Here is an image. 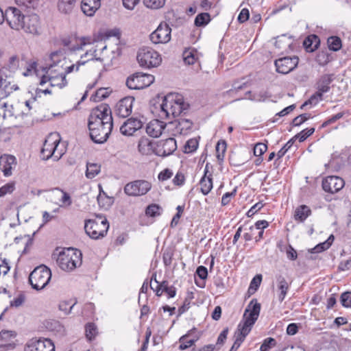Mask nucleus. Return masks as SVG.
Returning a JSON list of instances; mask_svg holds the SVG:
<instances>
[{"instance_id":"f257e3e1","label":"nucleus","mask_w":351,"mask_h":351,"mask_svg":"<svg viewBox=\"0 0 351 351\" xmlns=\"http://www.w3.org/2000/svg\"><path fill=\"white\" fill-rule=\"evenodd\" d=\"M92 141L98 144L107 141L113 128L111 109L108 105L102 104L93 109L88 123Z\"/></svg>"},{"instance_id":"f03ea898","label":"nucleus","mask_w":351,"mask_h":351,"mask_svg":"<svg viewBox=\"0 0 351 351\" xmlns=\"http://www.w3.org/2000/svg\"><path fill=\"white\" fill-rule=\"evenodd\" d=\"M260 311L261 304L256 299L252 300L245 310L243 321L238 325L234 334L235 341L229 351H237L240 347L257 320Z\"/></svg>"},{"instance_id":"7ed1b4c3","label":"nucleus","mask_w":351,"mask_h":351,"mask_svg":"<svg viewBox=\"0 0 351 351\" xmlns=\"http://www.w3.org/2000/svg\"><path fill=\"white\" fill-rule=\"evenodd\" d=\"M189 104L184 101L183 97L178 93H169L164 97L160 105L162 117H176L187 110Z\"/></svg>"},{"instance_id":"20e7f679","label":"nucleus","mask_w":351,"mask_h":351,"mask_svg":"<svg viewBox=\"0 0 351 351\" xmlns=\"http://www.w3.org/2000/svg\"><path fill=\"white\" fill-rule=\"evenodd\" d=\"M81 256L80 251L73 248H66L59 252L56 262L61 269L70 271L81 265Z\"/></svg>"},{"instance_id":"39448f33","label":"nucleus","mask_w":351,"mask_h":351,"mask_svg":"<svg viewBox=\"0 0 351 351\" xmlns=\"http://www.w3.org/2000/svg\"><path fill=\"white\" fill-rule=\"evenodd\" d=\"M51 278V270L44 265L36 267L29 274V282L36 290L44 289Z\"/></svg>"},{"instance_id":"423d86ee","label":"nucleus","mask_w":351,"mask_h":351,"mask_svg":"<svg viewBox=\"0 0 351 351\" xmlns=\"http://www.w3.org/2000/svg\"><path fill=\"white\" fill-rule=\"evenodd\" d=\"M136 58L140 66L145 69L157 67L162 61L160 55L149 47L140 49Z\"/></svg>"},{"instance_id":"0eeeda50","label":"nucleus","mask_w":351,"mask_h":351,"mask_svg":"<svg viewBox=\"0 0 351 351\" xmlns=\"http://www.w3.org/2000/svg\"><path fill=\"white\" fill-rule=\"evenodd\" d=\"M108 228L109 223L106 219L100 221L94 219H88L85 221V232L93 239L103 238L107 234Z\"/></svg>"},{"instance_id":"6e6552de","label":"nucleus","mask_w":351,"mask_h":351,"mask_svg":"<svg viewBox=\"0 0 351 351\" xmlns=\"http://www.w3.org/2000/svg\"><path fill=\"white\" fill-rule=\"evenodd\" d=\"M154 82V75L138 72L128 77L126 85L130 89L140 90L148 87Z\"/></svg>"},{"instance_id":"1a4fd4ad","label":"nucleus","mask_w":351,"mask_h":351,"mask_svg":"<svg viewBox=\"0 0 351 351\" xmlns=\"http://www.w3.org/2000/svg\"><path fill=\"white\" fill-rule=\"evenodd\" d=\"M152 189V184L145 180H137L128 183L124 192L129 196H141L147 193Z\"/></svg>"},{"instance_id":"9d476101","label":"nucleus","mask_w":351,"mask_h":351,"mask_svg":"<svg viewBox=\"0 0 351 351\" xmlns=\"http://www.w3.org/2000/svg\"><path fill=\"white\" fill-rule=\"evenodd\" d=\"M59 144V140L56 139L51 141V136L48 137L41 149L40 157L43 160H47L52 158L54 161H58L60 159L62 154L61 153L56 154V150Z\"/></svg>"},{"instance_id":"9b49d317","label":"nucleus","mask_w":351,"mask_h":351,"mask_svg":"<svg viewBox=\"0 0 351 351\" xmlns=\"http://www.w3.org/2000/svg\"><path fill=\"white\" fill-rule=\"evenodd\" d=\"M25 14L22 12L14 7H9L5 10V21L8 25L12 29L20 31L22 21L24 20Z\"/></svg>"},{"instance_id":"f8f14e48","label":"nucleus","mask_w":351,"mask_h":351,"mask_svg":"<svg viewBox=\"0 0 351 351\" xmlns=\"http://www.w3.org/2000/svg\"><path fill=\"white\" fill-rule=\"evenodd\" d=\"M171 29L167 23H161L149 37L154 44H165L171 40Z\"/></svg>"},{"instance_id":"ddd939ff","label":"nucleus","mask_w":351,"mask_h":351,"mask_svg":"<svg viewBox=\"0 0 351 351\" xmlns=\"http://www.w3.org/2000/svg\"><path fill=\"white\" fill-rule=\"evenodd\" d=\"M25 351H55V346L49 339H32L27 343Z\"/></svg>"},{"instance_id":"4468645a","label":"nucleus","mask_w":351,"mask_h":351,"mask_svg":"<svg viewBox=\"0 0 351 351\" xmlns=\"http://www.w3.org/2000/svg\"><path fill=\"white\" fill-rule=\"evenodd\" d=\"M176 149L177 144L175 138H168L158 142L154 152L156 155L165 157L172 154Z\"/></svg>"},{"instance_id":"2eb2a0df","label":"nucleus","mask_w":351,"mask_h":351,"mask_svg":"<svg viewBox=\"0 0 351 351\" xmlns=\"http://www.w3.org/2000/svg\"><path fill=\"white\" fill-rule=\"evenodd\" d=\"M21 30L27 34H36L40 27V17L36 14L25 15Z\"/></svg>"},{"instance_id":"dca6fc26","label":"nucleus","mask_w":351,"mask_h":351,"mask_svg":"<svg viewBox=\"0 0 351 351\" xmlns=\"http://www.w3.org/2000/svg\"><path fill=\"white\" fill-rule=\"evenodd\" d=\"M134 97L128 96L125 97L117 104L114 109V113L119 117H128L132 113Z\"/></svg>"},{"instance_id":"f3484780","label":"nucleus","mask_w":351,"mask_h":351,"mask_svg":"<svg viewBox=\"0 0 351 351\" xmlns=\"http://www.w3.org/2000/svg\"><path fill=\"white\" fill-rule=\"evenodd\" d=\"M344 180L338 176H328L322 181L323 189L330 193H335L344 186Z\"/></svg>"},{"instance_id":"a211bd4d","label":"nucleus","mask_w":351,"mask_h":351,"mask_svg":"<svg viewBox=\"0 0 351 351\" xmlns=\"http://www.w3.org/2000/svg\"><path fill=\"white\" fill-rule=\"evenodd\" d=\"M297 57H285L275 61L276 71L282 74L291 72L298 64Z\"/></svg>"},{"instance_id":"6ab92c4d","label":"nucleus","mask_w":351,"mask_h":351,"mask_svg":"<svg viewBox=\"0 0 351 351\" xmlns=\"http://www.w3.org/2000/svg\"><path fill=\"white\" fill-rule=\"evenodd\" d=\"M143 125V122L137 119L131 117L123 122L120 127V132L127 136H132L134 132L140 130Z\"/></svg>"},{"instance_id":"aec40b11","label":"nucleus","mask_w":351,"mask_h":351,"mask_svg":"<svg viewBox=\"0 0 351 351\" xmlns=\"http://www.w3.org/2000/svg\"><path fill=\"white\" fill-rule=\"evenodd\" d=\"M58 53L57 52L52 53L51 55V59L54 62L53 64L49 65L47 68L45 75H62L64 73V64L66 62L65 59L59 60L58 59Z\"/></svg>"},{"instance_id":"412c9836","label":"nucleus","mask_w":351,"mask_h":351,"mask_svg":"<svg viewBox=\"0 0 351 351\" xmlns=\"http://www.w3.org/2000/svg\"><path fill=\"white\" fill-rule=\"evenodd\" d=\"M97 49H90L89 51H86L83 56H82L81 58H84V57H88V58L86 60H79L75 64H71L70 66H67L64 68V76L69 73H71L73 71H77L79 70V68L81 65H84L87 61L91 60H96L102 61V59L100 58L97 57Z\"/></svg>"},{"instance_id":"4be33fe9","label":"nucleus","mask_w":351,"mask_h":351,"mask_svg":"<svg viewBox=\"0 0 351 351\" xmlns=\"http://www.w3.org/2000/svg\"><path fill=\"white\" fill-rule=\"evenodd\" d=\"M16 165V158L10 154H3L0 156V169L4 176L9 177L12 174V169Z\"/></svg>"},{"instance_id":"5701e85b","label":"nucleus","mask_w":351,"mask_h":351,"mask_svg":"<svg viewBox=\"0 0 351 351\" xmlns=\"http://www.w3.org/2000/svg\"><path fill=\"white\" fill-rule=\"evenodd\" d=\"M16 333L12 330H2L0 332V349L3 350H12L15 347Z\"/></svg>"},{"instance_id":"b1692460","label":"nucleus","mask_w":351,"mask_h":351,"mask_svg":"<svg viewBox=\"0 0 351 351\" xmlns=\"http://www.w3.org/2000/svg\"><path fill=\"white\" fill-rule=\"evenodd\" d=\"M10 76V74L8 75L6 72H5V69H0V89L3 90L6 95L19 89L16 84H12L8 80Z\"/></svg>"},{"instance_id":"393cba45","label":"nucleus","mask_w":351,"mask_h":351,"mask_svg":"<svg viewBox=\"0 0 351 351\" xmlns=\"http://www.w3.org/2000/svg\"><path fill=\"white\" fill-rule=\"evenodd\" d=\"M166 124L158 119L151 121L146 127V132L150 136L157 138L162 134Z\"/></svg>"},{"instance_id":"a878e982","label":"nucleus","mask_w":351,"mask_h":351,"mask_svg":"<svg viewBox=\"0 0 351 351\" xmlns=\"http://www.w3.org/2000/svg\"><path fill=\"white\" fill-rule=\"evenodd\" d=\"M49 82L51 86H58L62 88L67 85V81L64 75H43L40 80V84Z\"/></svg>"},{"instance_id":"bb28decb","label":"nucleus","mask_w":351,"mask_h":351,"mask_svg":"<svg viewBox=\"0 0 351 351\" xmlns=\"http://www.w3.org/2000/svg\"><path fill=\"white\" fill-rule=\"evenodd\" d=\"M101 6V0H82L81 9L84 14L88 16L94 15Z\"/></svg>"},{"instance_id":"cd10ccee","label":"nucleus","mask_w":351,"mask_h":351,"mask_svg":"<svg viewBox=\"0 0 351 351\" xmlns=\"http://www.w3.org/2000/svg\"><path fill=\"white\" fill-rule=\"evenodd\" d=\"M78 1L79 0H58L57 3L58 10L62 14L69 15L73 12Z\"/></svg>"},{"instance_id":"c85d7f7f","label":"nucleus","mask_w":351,"mask_h":351,"mask_svg":"<svg viewBox=\"0 0 351 351\" xmlns=\"http://www.w3.org/2000/svg\"><path fill=\"white\" fill-rule=\"evenodd\" d=\"M208 172V163L205 166L204 175L201 178L199 184L201 186L200 190L204 195H208L213 189V179L211 176H207Z\"/></svg>"},{"instance_id":"c756f323","label":"nucleus","mask_w":351,"mask_h":351,"mask_svg":"<svg viewBox=\"0 0 351 351\" xmlns=\"http://www.w3.org/2000/svg\"><path fill=\"white\" fill-rule=\"evenodd\" d=\"M277 280V287L278 291H280V294L278 295V299L280 302H282L287 293V291L289 288V284L286 280L285 278L281 275H279L276 278Z\"/></svg>"},{"instance_id":"7c9ffc66","label":"nucleus","mask_w":351,"mask_h":351,"mask_svg":"<svg viewBox=\"0 0 351 351\" xmlns=\"http://www.w3.org/2000/svg\"><path fill=\"white\" fill-rule=\"evenodd\" d=\"M311 210L308 206L306 205H301L295 210L294 219L300 222H304L306 219L311 215Z\"/></svg>"},{"instance_id":"2f4dec72","label":"nucleus","mask_w":351,"mask_h":351,"mask_svg":"<svg viewBox=\"0 0 351 351\" xmlns=\"http://www.w3.org/2000/svg\"><path fill=\"white\" fill-rule=\"evenodd\" d=\"M139 152L143 155H148L152 153V145L150 140L146 137L140 138L138 144Z\"/></svg>"},{"instance_id":"473e14b6","label":"nucleus","mask_w":351,"mask_h":351,"mask_svg":"<svg viewBox=\"0 0 351 351\" xmlns=\"http://www.w3.org/2000/svg\"><path fill=\"white\" fill-rule=\"evenodd\" d=\"M101 171V166L97 163L88 162L86 165V176L88 179L95 178Z\"/></svg>"},{"instance_id":"72a5a7b5","label":"nucleus","mask_w":351,"mask_h":351,"mask_svg":"<svg viewBox=\"0 0 351 351\" xmlns=\"http://www.w3.org/2000/svg\"><path fill=\"white\" fill-rule=\"evenodd\" d=\"M183 57L186 64H193L197 60V52L193 49H189L184 51Z\"/></svg>"},{"instance_id":"f704fd0d","label":"nucleus","mask_w":351,"mask_h":351,"mask_svg":"<svg viewBox=\"0 0 351 351\" xmlns=\"http://www.w3.org/2000/svg\"><path fill=\"white\" fill-rule=\"evenodd\" d=\"M192 125L193 122L190 119L180 118L178 119L177 129L180 131L181 134H186L191 129Z\"/></svg>"},{"instance_id":"c9c22d12","label":"nucleus","mask_w":351,"mask_h":351,"mask_svg":"<svg viewBox=\"0 0 351 351\" xmlns=\"http://www.w3.org/2000/svg\"><path fill=\"white\" fill-rule=\"evenodd\" d=\"M191 331L192 330H189L186 335H182L180 338L179 341H180V344L179 346V349L180 350H184L190 348L197 340V339L187 340V337L190 335Z\"/></svg>"},{"instance_id":"e433bc0d","label":"nucleus","mask_w":351,"mask_h":351,"mask_svg":"<svg viewBox=\"0 0 351 351\" xmlns=\"http://www.w3.org/2000/svg\"><path fill=\"white\" fill-rule=\"evenodd\" d=\"M19 67V59L16 56H12L10 58L8 63L6 66L3 67L5 69V72L8 71L10 74L15 73Z\"/></svg>"},{"instance_id":"4c0bfd02","label":"nucleus","mask_w":351,"mask_h":351,"mask_svg":"<svg viewBox=\"0 0 351 351\" xmlns=\"http://www.w3.org/2000/svg\"><path fill=\"white\" fill-rule=\"evenodd\" d=\"M330 82L331 79L330 78L329 76H323L318 83L317 92H320L322 95L323 93L328 92L330 89L329 84H330Z\"/></svg>"},{"instance_id":"58836bf2","label":"nucleus","mask_w":351,"mask_h":351,"mask_svg":"<svg viewBox=\"0 0 351 351\" xmlns=\"http://www.w3.org/2000/svg\"><path fill=\"white\" fill-rule=\"evenodd\" d=\"M210 21V16L208 13L204 12L197 15L195 19V25L197 27L205 26Z\"/></svg>"},{"instance_id":"ea45409f","label":"nucleus","mask_w":351,"mask_h":351,"mask_svg":"<svg viewBox=\"0 0 351 351\" xmlns=\"http://www.w3.org/2000/svg\"><path fill=\"white\" fill-rule=\"evenodd\" d=\"M327 43L330 50L337 51L341 47V40L337 36H331L328 38Z\"/></svg>"},{"instance_id":"a19ab883","label":"nucleus","mask_w":351,"mask_h":351,"mask_svg":"<svg viewBox=\"0 0 351 351\" xmlns=\"http://www.w3.org/2000/svg\"><path fill=\"white\" fill-rule=\"evenodd\" d=\"M110 92L108 88H101L96 91L95 95L92 96V98L94 101L98 102L108 97Z\"/></svg>"},{"instance_id":"79ce46f5","label":"nucleus","mask_w":351,"mask_h":351,"mask_svg":"<svg viewBox=\"0 0 351 351\" xmlns=\"http://www.w3.org/2000/svg\"><path fill=\"white\" fill-rule=\"evenodd\" d=\"M94 41L95 40L90 37H82L80 38L77 44L71 46L70 49L72 51L80 50L84 46L92 44Z\"/></svg>"},{"instance_id":"37998d69","label":"nucleus","mask_w":351,"mask_h":351,"mask_svg":"<svg viewBox=\"0 0 351 351\" xmlns=\"http://www.w3.org/2000/svg\"><path fill=\"white\" fill-rule=\"evenodd\" d=\"M156 286L154 287L153 284H150V287L155 292L156 295L160 296L163 292H165L167 289L169 287L168 285V282L162 281L161 283H159L158 281H156Z\"/></svg>"},{"instance_id":"c03bdc74","label":"nucleus","mask_w":351,"mask_h":351,"mask_svg":"<svg viewBox=\"0 0 351 351\" xmlns=\"http://www.w3.org/2000/svg\"><path fill=\"white\" fill-rule=\"evenodd\" d=\"M86 336L90 341L93 339L97 334V329L95 324L88 323L85 326Z\"/></svg>"},{"instance_id":"a18cd8bd","label":"nucleus","mask_w":351,"mask_h":351,"mask_svg":"<svg viewBox=\"0 0 351 351\" xmlns=\"http://www.w3.org/2000/svg\"><path fill=\"white\" fill-rule=\"evenodd\" d=\"M322 99V95L320 92H316L315 94L311 96V97L306 101L301 106V108L303 109L305 106L310 105V106H315L316 105L319 101Z\"/></svg>"},{"instance_id":"49530a36","label":"nucleus","mask_w":351,"mask_h":351,"mask_svg":"<svg viewBox=\"0 0 351 351\" xmlns=\"http://www.w3.org/2000/svg\"><path fill=\"white\" fill-rule=\"evenodd\" d=\"M166 0H144L143 3L147 8L159 9L165 4Z\"/></svg>"},{"instance_id":"de8ad7c7","label":"nucleus","mask_w":351,"mask_h":351,"mask_svg":"<svg viewBox=\"0 0 351 351\" xmlns=\"http://www.w3.org/2000/svg\"><path fill=\"white\" fill-rule=\"evenodd\" d=\"M315 132V128H306L305 130H303L300 133L296 134L294 138V141L295 139H298L300 142H303L304 140H306L308 136H310L311 134H313Z\"/></svg>"},{"instance_id":"09e8293b","label":"nucleus","mask_w":351,"mask_h":351,"mask_svg":"<svg viewBox=\"0 0 351 351\" xmlns=\"http://www.w3.org/2000/svg\"><path fill=\"white\" fill-rule=\"evenodd\" d=\"M262 280V276L261 274L256 275L254 278L252 280L248 292L251 293H254L258 287L261 285Z\"/></svg>"},{"instance_id":"8fccbe9b","label":"nucleus","mask_w":351,"mask_h":351,"mask_svg":"<svg viewBox=\"0 0 351 351\" xmlns=\"http://www.w3.org/2000/svg\"><path fill=\"white\" fill-rule=\"evenodd\" d=\"M161 208L157 204H152L147 207L145 213L149 217H156L160 215Z\"/></svg>"},{"instance_id":"3c124183","label":"nucleus","mask_w":351,"mask_h":351,"mask_svg":"<svg viewBox=\"0 0 351 351\" xmlns=\"http://www.w3.org/2000/svg\"><path fill=\"white\" fill-rule=\"evenodd\" d=\"M316 61L319 65L324 66L330 61V56L324 51L319 52L317 56Z\"/></svg>"},{"instance_id":"603ef678","label":"nucleus","mask_w":351,"mask_h":351,"mask_svg":"<svg viewBox=\"0 0 351 351\" xmlns=\"http://www.w3.org/2000/svg\"><path fill=\"white\" fill-rule=\"evenodd\" d=\"M332 245V241L323 242L319 243L315 247L310 250L311 253H320L327 249H328Z\"/></svg>"},{"instance_id":"864d4df0","label":"nucleus","mask_w":351,"mask_h":351,"mask_svg":"<svg viewBox=\"0 0 351 351\" xmlns=\"http://www.w3.org/2000/svg\"><path fill=\"white\" fill-rule=\"evenodd\" d=\"M276 340L272 337L266 338L261 346V351H268L276 345Z\"/></svg>"},{"instance_id":"5fc2aeb1","label":"nucleus","mask_w":351,"mask_h":351,"mask_svg":"<svg viewBox=\"0 0 351 351\" xmlns=\"http://www.w3.org/2000/svg\"><path fill=\"white\" fill-rule=\"evenodd\" d=\"M341 304L346 308L351 307V292L350 291H346L341 294Z\"/></svg>"},{"instance_id":"6e6d98bb","label":"nucleus","mask_w":351,"mask_h":351,"mask_svg":"<svg viewBox=\"0 0 351 351\" xmlns=\"http://www.w3.org/2000/svg\"><path fill=\"white\" fill-rule=\"evenodd\" d=\"M267 146L265 143H256L254 147V154L256 156H261L267 151Z\"/></svg>"},{"instance_id":"4d7b16f0","label":"nucleus","mask_w":351,"mask_h":351,"mask_svg":"<svg viewBox=\"0 0 351 351\" xmlns=\"http://www.w3.org/2000/svg\"><path fill=\"white\" fill-rule=\"evenodd\" d=\"M311 115L309 114H302L293 119L292 124L293 126H299L304 121L310 119Z\"/></svg>"},{"instance_id":"13d9d810","label":"nucleus","mask_w":351,"mask_h":351,"mask_svg":"<svg viewBox=\"0 0 351 351\" xmlns=\"http://www.w3.org/2000/svg\"><path fill=\"white\" fill-rule=\"evenodd\" d=\"M294 138L290 139L277 153L278 158H280L286 154L294 143Z\"/></svg>"},{"instance_id":"bf43d9fd","label":"nucleus","mask_w":351,"mask_h":351,"mask_svg":"<svg viewBox=\"0 0 351 351\" xmlns=\"http://www.w3.org/2000/svg\"><path fill=\"white\" fill-rule=\"evenodd\" d=\"M177 213L173 216L171 222V226L174 227L178 225L179 222V219L184 211V206H178L176 208Z\"/></svg>"},{"instance_id":"052dcab7","label":"nucleus","mask_w":351,"mask_h":351,"mask_svg":"<svg viewBox=\"0 0 351 351\" xmlns=\"http://www.w3.org/2000/svg\"><path fill=\"white\" fill-rule=\"evenodd\" d=\"M269 226V223L265 220H260L255 223V226H250L249 230L254 232L255 230H263L265 228H267Z\"/></svg>"},{"instance_id":"680f3d73","label":"nucleus","mask_w":351,"mask_h":351,"mask_svg":"<svg viewBox=\"0 0 351 351\" xmlns=\"http://www.w3.org/2000/svg\"><path fill=\"white\" fill-rule=\"evenodd\" d=\"M14 189L13 183H8L0 188V197L4 196L7 193H11Z\"/></svg>"},{"instance_id":"e2e57ef3","label":"nucleus","mask_w":351,"mask_h":351,"mask_svg":"<svg viewBox=\"0 0 351 351\" xmlns=\"http://www.w3.org/2000/svg\"><path fill=\"white\" fill-rule=\"evenodd\" d=\"M173 176V171L169 169H165L158 176L160 181H165L169 179Z\"/></svg>"},{"instance_id":"0e129e2a","label":"nucleus","mask_w":351,"mask_h":351,"mask_svg":"<svg viewBox=\"0 0 351 351\" xmlns=\"http://www.w3.org/2000/svg\"><path fill=\"white\" fill-rule=\"evenodd\" d=\"M198 143L197 141L193 139H191L186 142V144L184 147L186 152H193L195 151L197 148Z\"/></svg>"},{"instance_id":"69168bd1","label":"nucleus","mask_w":351,"mask_h":351,"mask_svg":"<svg viewBox=\"0 0 351 351\" xmlns=\"http://www.w3.org/2000/svg\"><path fill=\"white\" fill-rule=\"evenodd\" d=\"M25 297L24 294L20 293L16 298L10 302V306L14 307L21 306L25 302Z\"/></svg>"},{"instance_id":"338daca9","label":"nucleus","mask_w":351,"mask_h":351,"mask_svg":"<svg viewBox=\"0 0 351 351\" xmlns=\"http://www.w3.org/2000/svg\"><path fill=\"white\" fill-rule=\"evenodd\" d=\"M75 304H71L69 302H62L59 304V309L64 311L66 314H69L71 312V310Z\"/></svg>"},{"instance_id":"774afa93","label":"nucleus","mask_w":351,"mask_h":351,"mask_svg":"<svg viewBox=\"0 0 351 351\" xmlns=\"http://www.w3.org/2000/svg\"><path fill=\"white\" fill-rule=\"evenodd\" d=\"M237 189H234L232 192H228L223 195L221 198V204L226 206L229 204L231 197L236 195Z\"/></svg>"}]
</instances>
